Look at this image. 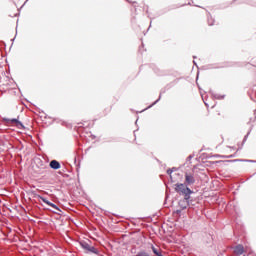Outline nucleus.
<instances>
[{"mask_svg": "<svg viewBox=\"0 0 256 256\" xmlns=\"http://www.w3.org/2000/svg\"><path fill=\"white\" fill-rule=\"evenodd\" d=\"M175 191L184 197L185 199H191V195H193V190L189 189L187 184L185 183H177L175 184Z\"/></svg>", "mask_w": 256, "mask_h": 256, "instance_id": "f257e3e1", "label": "nucleus"}, {"mask_svg": "<svg viewBox=\"0 0 256 256\" xmlns=\"http://www.w3.org/2000/svg\"><path fill=\"white\" fill-rule=\"evenodd\" d=\"M2 121H4V123H6L7 125H14V127H17V129H25L23 123L17 118H2Z\"/></svg>", "mask_w": 256, "mask_h": 256, "instance_id": "f03ea898", "label": "nucleus"}, {"mask_svg": "<svg viewBox=\"0 0 256 256\" xmlns=\"http://www.w3.org/2000/svg\"><path fill=\"white\" fill-rule=\"evenodd\" d=\"M184 184L188 187H191V185H195V176L191 173H186Z\"/></svg>", "mask_w": 256, "mask_h": 256, "instance_id": "7ed1b4c3", "label": "nucleus"}, {"mask_svg": "<svg viewBox=\"0 0 256 256\" xmlns=\"http://www.w3.org/2000/svg\"><path fill=\"white\" fill-rule=\"evenodd\" d=\"M80 245L85 249V251H89L90 253H95V254L98 253L97 248L89 245V243L87 242H80Z\"/></svg>", "mask_w": 256, "mask_h": 256, "instance_id": "20e7f679", "label": "nucleus"}, {"mask_svg": "<svg viewBox=\"0 0 256 256\" xmlns=\"http://www.w3.org/2000/svg\"><path fill=\"white\" fill-rule=\"evenodd\" d=\"M40 201H43V203H45L46 205H48L49 207H52V209H55L56 211H61V209H59V206L53 204L52 202H50L49 200H47V198L43 197V196H38Z\"/></svg>", "mask_w": 256, "mask_h": 256, "instance_id": "39448f33", "label": "nucleus"}, {"mask_svg": "<svg viewBox=\"0 0 256 256\" xmlns=\"http://www.w3.org/2000/svg\"><path fill=\"white\" fill-rule=\"evenodd\" d=\"M234 253L236 255H243V253H245V248L243 247V245L239 244L234 247Z\"/></svg>", "mask_w": 256, "mask_h": 256, "instance_id": "423d86ee", "label": "nucleus"}, {"mask_svg": "<svg viewBox=\"0 0 256 256\" xmlns=\"http://www.w3.org/2000/svg\"><path fill=\"white\" fill-rule=\"evenodd\" d=\"M178 205L181 209H187V207H189V199L184 198L183 200H180Z\"/></svg>", "mask_w": 256, "mask_h": 256, "instance_id": "0eeeda50", "label": "nucleus"}, {"mask_svg": "<svg viewBox=\"0 0 256 256\" xmlns=\"http://www.w3.org/2000/svg\"><path fill=\"white\" fill-rule=\"evenodd\" d=\"M50 167H51V169H55V170L61 169V164L57 160H52L50 162Z\"/></svg>", "mask_w": 256, "mask_h": 256, "instance_id": "6e6552de", "label": "nucleus"}, {"mask_svg": "<svg viewBox=\"0 0 256 256\" xmlns=\"http://www.w3.org/2000/svg\"><path fill=\"white\" fill-rule=\"evenodd\" d=\"M151 249H152L154 255L163 256V253L161 252V248L155 247V246H151Z\"/></svg>", "mask_w": 256, "mask_h": 256, "instance_id": "1a4fd4ad", "label": "nucleus"}, {"mask_svg": "<svg viewBox=\"0 0 256 256\" xmlns=\"http://www.w3.org/2000/svg\"><path fill=\"white\" fill-rule=\"evenodd\" d=\"M214 97L215 99H225V95H221V94H215Z\"/></svg>", "mask_w": 256, "mask_h": 256, "instance_id": "9d476101", "label": "nucleus"}, {"mask_svg": "<svg viewBox=\"0 0 256 256\" xmlns=\"http://www.w3.org/2000/svg\"><path fill=\"white\" fill-rule=\"evenodd\" d=\"M149 253L145 252V251H141L138 253V256H148Z\"/></svg>", "mask_w": 256, "mask_h": 256, "instance_id": "9b49d317", "label": "nucleus"}, {"mask_svg": "<svg viewBox=\"0 0 256 256\" xmlns=\"http://www.w3.org/2000/svg\"><path fill=\"white\" fill-rule=\"evenodd\" d=\"M251 133V131H249L248 133H247V135H245V137H244V141H247V137H249V134Z\"/></svg>", "mask_w": 256, "mask_h": 256, "instance_id": "f8f14e48", "label": "nucleus"}, {"mask_svg": "<svg viewBox=\"0 0 256 256\" xmlns=\"http://www.w3.org/2000/svg\"><path fill=\"white\" fill-rule=\"evenodd\" d=\"M208 25H213V20L208 19Z\"/></svg>", "mask_w": 256, "mask_h": 256, "instance_id": "ddd939ff", "label": "nucleus"}, {"mask_svg": "<svg viewBox=\"0 0 256 256\" xmlns=\"http://www.w3.org/2000/svg\"><path fill=\"white\" fill-rule=\"evenodd\" d=\"M171 173H173V170H171V169L167 170L168 175H171Z\"/></svg>", "mask_w": 256, "mask_h": 256, "instance_id": "4468645a", "label": "nucleus"}, {"mask_svg": "<svg viewBox=\"0 0 256 256\" xmlns=\"http://www.w3.org/2000/svg\"><path fill=\"white\" fill-rule=\"evenodd\" d=\"M204 103H205L206 107H209V104H207V102L204 101Z\"/></svg>", "mask_w": 256, "mask_h": 256, "instance_id": "2eb2a0df", "label": "nucleus"}, {"mask_svg": "<svg viewBox=\"0 0 256 256\" xmlns=\"http://www.w3.org/2000/svg\"><path fill=\"white\" fill-rule=\"evenodd\" d=\"M159 102V100H156L155 102H154V105L156 104V103H158Z\"/></svg>", "mask_w": 256, "mask_h": 256, "instance_id": "dca6fc26", "label": "nucleus"}]
</instances>
